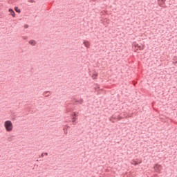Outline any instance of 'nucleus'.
Wrapping results in <instances>:
<instances>
[{
	"instance_id": "obj_13",
	"label": "nucleus",
	"mask_w": 177,
	"mask_h": 177,
	"mask_svg": "<svg viewBox=\"0 0 177 177\" xmlns=\"http://www.w3.org/2000/svg\"><path fill=\"white\" fill-rule=\"evenodd\" d=\"M93 89L95 90V92H96V91H99V86H95L93 87Z\"/></svg>"
},
{
	"instance_id": "obj_4",
	"label": "nucleus",
	"mask_w": 177,
	"mask_h": 177,
	"mask_svg": "<svg viewBox=\"0 0 177 177\" xmlns=\"http://www.w3.org/2000/svg\"><path fill=\"white\" fill-rule=\"evenodd\" d=\"M160 168H161V165H156L154 166V169L156 172H160Z\"/></svg>"
},
{
	"instance_id": "obj_6",
	"label": "nucleus",
	"mask_w": 177,
	"mask_h": 177,
	"mask_svg": "<svg viewBox=\"0 0 177 177\" xmlns=\"http://www.w3.org/2000/svg\"><path fill=\"white\" fill-rule=\"evenodd\" d=\"M83 102H84V100L80 99L79 100H75L74 102V104H77V103H80V104H82Z\"/></svg>"
},
{
	"instance_id": "obj_21",
	"label": "nucleus",
	"mask_w": 177,
	"mask_h": 177,
	"mask_svg": "<svg viewBox=\"0 0 177 177\" xmlns=\"http://www.w3.org/2000/svg\"><path fill=\"white\" fill-rule=\"evenodd\" d=\"M41 156L42 157H44V153H42Z\"/></svg>"
},
{
	"instance_id": "obj_7",
	"label": "nucleus",
	"mask_w": 177,
	"mask_h": 177,
	"mask_svg": "<svg viewBox=\"0 0 177 177\" xmlns=\"http://www.w3.org/2000/svg\"><path fill=\"white\" fill-rule=\"evenodd\" d=\"M15 10L17 13H21V10L20 9H19V7H15Z\"/></svg>"
},
{
	"instance_id": "obj_16",
	"label": "nucleus",
	"mask_w": 177,
	"mask_h": 177,
	"mask_svg": "<svg viewBox=\"0 0 177 177\" xmlns=\"http://www.w3.org/2000/svg\"><path fill=\"white\" fill-rule=\"evenodd\" d=\"M24 28H28V25L27 24L24 25Z\"/></svg>"
},
{
	"instance_id": "obj_9",
	"label": "nucleus",
	"mask_w": 177,
	"mask_h": 177,
	"mask_svg": "<svg viewBox=\"0 0 177 177\" xmlns=\"http://www.w3.org/2000/svg\"><path fill=\"white\" fill-rule=\"evenodd\" d=\"M97 77V73H94L92 75L93 80H96Z\"/></svg>"
},
{
	"instance_id": "obj_15",
	"label": "nucleus",
	"mask_w": 177,
	"mask_h": 177,
	"mask_svg": "<svg viewBox=\"0 0 177 177\" xmlns=\"http://www.w3.org/2000/svg\"><path fill=\"white\" fill-rule=\"evenodd\" d=\"M47 93H50V91H45V92L44 93V95H46Z\"/></svg>"
},
{
	"instance_id": "obj_22",
	"label": "nucleus",
	"mask_w": 177,
	"mask_h": 177,
	"mask_svg": "<svg viewBox=\"0 0 177 177\" xmlns=\"http://www.w3.org/2000/svg\"><path fill=\"white\" fill-rule=\"evenodd\" d=\"M174 63L176 64V63H177V61H176Z\"/></svg>"
},
{
	"instance_id": "obj_5",
	"label": "nucleus",
	"mask_w": 177,
	"mask_h": 177,
	"mask_svg": "<svg viewBox=\"0 0 177 177\" xmlns=\"http://www.w3.org/2000/svg\"><path fill=\"white\" fill-rule=\"evenodd\" d=\"M29 44L32 45V46H35V45H37V42L35 41V40H30Z\"/></svg>"
},
{
	"instance_id": "obj_14",
	"label": "nucleus",
	"mask_w": 177,
	"mask_h": 177,
	"mask_svg": "<svg viewBox=\"0 0 177 177\" xmlns=\"http://www.w3.org/2000/svg\"><path fill=\"white\" fill-rule=\"evenodd\" d=\"M28 2H31V3H35V0H28Z\"/></svg>"
},
{
	"instance_id": "obj_1",
	"label": "nucleus",
	"mask_w": 177,
	"mask_h": 177,
	"mask_svg": "<svg viewBox=\"0 0 177 177\" xmlns=\"http://www.w3.org/2000/svg\"><path fill=\"white\" fill-rule=\"evenodd\" d=\"M4 127L7 132H12L13 131V124L10 120H6L4 122Z\"/></svg>"
},
{
	"instance_id": "obj_8",
	"label": "nucleus",
	"mask_w": 177,
	"mask_h": 177,
	"mask_svg": "<svg viewBox=\"0 0 177 177\" xmlns=\"http://www.w3.org/2000/svg\"><path fill=\"white\" fill-rule=\"evenodd\" d=\"M72 120H77V113H75V112L73 113V114H72Z\"/></svg>"
},
{
	"instance_id": "obj_11",
	"label": "nucleus",
	"mask_w": 177,
	"mask_h": 177,
	"mask_svg": "<svg viewBox=\"0 0 177 177\" xmlns=\"http://www.w3.org/2000/svg\"><path fill=\"white\" fill-rule=\"evenodd\" d=\"M15 137V136H11V137H9L8 138V142H12V140H13V138Z\"/></svg>"
},
{
	"instance_id": "obj_12",
	"label": "nucleus",
	"mask_w": 177,
	"mask_h": 177,
	"mask_svg": "<svg viewBox=\"0 0 177 177\" xmlns=\"http://www.w3.org/2000/svg\"><path fill=\"white\" fill-rule=\"evenodd\" d=\"M72 122H73V125H77V120H73L72 121Z\"/></svg>"
},
{
	"instance_id": "obj_10",
	"label": "nucleus",
	"mask_w": 177,
	"mask_h": 177,
	"mask_svg": "<svg viewBox=\"0 0 177 177\" xmlns=\"http://www.w3.org/2000/svg\"><path fill=\"white\" fill-rule=\"evenodd\" d=\"M84 44L86 48H89V42L88 41H84Z\"/></svg>"
},
{
	"instance_id": "obj_2",
	"label": "nucleus",
	"mask_w": 177,
	"mask_h": 177,
	"mask_svg": "<svg viewBox=\"0 0 177 177\" xmlns=\"http://www.w3.org/2000/svg\"><path fill=\"white\" fill-rule=\"evenodd\" d=\"M165 1L167 0H158L159 6L162 7V5H165Z\"/></svg>"
},
{
	"instance_id": "obj_17",
	"label": "nucleus",
	"mask_w": 177,
	"mask_h": 177,
	"mask_svg": "<svg viewBox=\"0 0 177 177\" xmlns=\"http://www.w3.org/2000/svg\"><path fill=\"white\" fill-rule=\"evenodd\" d=\"M48 96H50V93H48V94L45 95L46 97H48Z\"/></svg>"
},
{
	"instance_id": "obj_18",
	"label": "nucleus",
	"mask_w": 177,
	"mask_h": 177,
	"mask_svg": "<svg viewBox=\"0 0 177 177\" xmlns=\"http://www.w3.org/2000/svg\"><path fill=\"white\" fill-rule=\"evenodd\" d=\"M118 120H121V117H118Z\"/></svg>"
},
{
	"instance_id": "obj_20",
	"label": "nucleus",
	"mask_w": 177,
	"mask_h": 177,
	"mask_svg": "<svg viewBox=\"0 0 177 177\" xmlns=\"http://www.w3.org/2000/svg\"><path fill=\"white\" fill-rule=\"evenodd\" d=\"M134 165H138V162H136Z\"/></svg>"
},
{
	"instance_id": "obj_19",
	"label": "nucleus",
	"mask_w": 177,
	"mask_h": 177,
	"mask_svg": "<svg viewBox=\"0 0 177 177\" xmlns=\"http://www.w3.org/2000/svg\"><path fill=\"white\" fill-rule=\"evenodd\" d=\"M44 154L45 156H48V152H46Z\"/></svg>"
},
{
	"instance_id": "obj_3",
	"label": "nucleus",
	"mask_w": 177,
	"mask_h": 177,
	"mask_svg": "<svg viewBox=\"0 0 177 177\" xmlns=\"http://www.w3.org/2000/svg\"><path fill=\"white\" fill-rule=\"evenodd\" d=\"M8 12H10V15L12 16V17H16V13H15V10H13V9L9 8Z\"/></svg>"
}]
</instances>
